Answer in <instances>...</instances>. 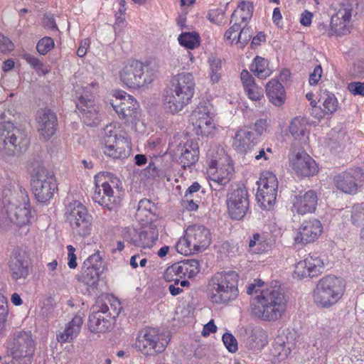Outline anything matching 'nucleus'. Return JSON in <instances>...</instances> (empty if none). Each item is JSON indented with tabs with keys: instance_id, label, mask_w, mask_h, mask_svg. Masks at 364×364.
<instances>
[{
	"instance_id": "obj_16",
	"label": "nucleus",
	"mask_w": 364,
	"mask_h": 364,
	"mask_svg": "<svg viewBox=\"0 0 364 364\" xmlns=\"http://www.w3.org/2000/svg\"><path fill=\"white\" fill-rule=\"evenodd\" d=\"M31 267V259L25 250L14 249L9 261V273L13 280L26 279Z\"/></svg>"
},
{
	"instance_id": "obj_24",
	"label": "nucleus",
	"mask_w": 364,
	"mask_h": 364,
	"mask_svg": "<svg viewBox=\"0 0 364 364\" xmlns=\"http://www.w3.org/2000/svg\"><path fill=\"white\" fill-rule=\"evenodd\" d=\"M189 242L192 243L196 252L205 250L210 244V230L203 225H194L187 228Z\"/></svg>"
},
{
	"instance_id": "obj_56",
	"label": "nucleus",
	"mask_w": 364,
	"mask_h": 364,
	"mask_svg": "<svg viewBox=\"0 0 364 364\" xmlns=\"http://www.w3.org/2000/svg\"><path fill=\"white\" fill-rule=\"evenodd\" d=\"M240 24L235 21L233 25L225 33L224 38L228 41L232 42L236 38L237 39V33L240 31Z\"/></svg>"
},
{
	"instance_id": "obj_6",
	"label": "nucleus",
	"mask_w": 364,
	"mask_h": 364,
	"mask_svg": "<svg viewBox=\"0 0 364 364\" xmlns=\"http://www.w3.org/2000/svg\"><path fill=\"white\" fill-rule=\"evenodd\" d=\"M156 73L151 63H144L132 60L119 70V76L124 85L136 89L151 83L156 77Z\"/></svg>"
},
{
	"instance_id": "obj_58",
	"label": "nucleus",
	"mask_w": 364,
	"mask_h": 364,
	"mask_svg": "<svg viewBox=\"0 0 364 364\" xmlns=\"http://www.w3.org/2000/svg\"><path fill=\"white\" fill-rule=\"evenodd\" d=\"M351 74L355 77H364V61H357L353 64L351 69Z\"/></svg>"
},
{
	"instance_id": "obj_26",
	"label": "nucleus",
	"mask_w": 364,
	"mask_h": 364,
	"mask_svg": "<svg viewBox=\"0 0 364 364\" xmlns=\"http://www.w3.org/2000/svg\"><path fill=\"white\" fill-rule=\"evenodd\" d=\"M38 130L46 140L49 139L56 131L57 117L53 112L48 109H41L37 114Z\"/></svg>"
},
{
	"instance_id": "obj_32",
	"label": "nucleus",
	"mask_w": 364,
	"mask_h": 364,
	"mask_svg": "<svg viewBox=\"0 0 364 364\" xmlns=\"http://www.w3.org/2000/svg\"><path fill=\"white\" fill-rule=\"evenodd\" d=\"M267 95L269 101L276 106L284 103L285 91L282 85L277 80L269 81L266 86Z\"/></svg>"
},
{
	"instance_id": "obj_40",
	"label": "nucleus",
	"mask_w": 364,
	"mask_h": 364,
	"mask_svg": "<svg viewBox=\"0 0 364 364\" xmlns=\"http://www.w3.org/2000/svg\"><path fill=\"white\" fill-rule=\"evenodd\" d=\"M323 100V109L326 114H332L338 108V100L335 95L325 90L321 95L319 101Z\"/></svg>"
},
{
	"instance_id": "obj_61",
	"label": "nucleus",
	"mask_w": 364,
	"mask_h": 364,
	"mask_svg": "<svg viewBox=\"0 0 364 364\" xmlns=\"http://www.w3.org/2000/svg\"><path fill=\"white\" fill-rule=\"evenodd\" d=\"M322 74V68L320 65L315 67L312 73L309 75V83L311 85H316Z\"/></svg>"
},
{
	"instance_id": "obj_1",
	"label": "nucleus",
	"mask_w": 364,
	"mask_h": 364,
	"mask_svg": "<svg viewBox=\"0 0 364 364\" xmlns=\"http://www.w3.org/2000/svg\"><path fill=\"white\" fill-rule=\"evenodd\" d=\"M34 216L26 191L16 182L6 185L0 203V226L6 228L12 224L18 227L28 225Z\"/></svg>"
},
{
	"instance_id": "obj_50",
	"label": "nucleus",
	"mask_w": 364,
	"mask_h": 364,
	"mask_svg": "<svg viewBox=\"0 0 364 364\" xmlns=\"http://www.w3.org/2000/svg\"><path fill=\"white\" fill-rule=\"evenodd\" d=\"M250 99L254 101L259 100L263 96V89L256 84L245 89Z\"/></svg>"
},
{
	"instance_id": "obj_39",
	"label": "nucleus",
	"mask_w": 364,
	"mask_h": 364,
	"mask_svg": "<svg viewBox=\"0 0 364 364\" xmlns=\"http://www.w3.org/2000/svg\"><path fill=\"white\" fill-rule=\"evenodd\" d=\"M305 260L311 271V277H316L322 272L324 268V262L317 252L310 254Z\"/></svg>"
},
{
	"instance_id": "obj_19",
	"label": "nucleus",
	"mask_w": 364,
	"mask_h": 364,
	"mask_svg": "<svg viewBox=\"0 0 364 364\" xmlns=\"http://www.w3.org/2000/svg\"><path fill=\"white\" fill-rule=\"evenodd\" d=\"M8 350L15 359L31 357L35 351V343L31 334L26 331L14 333L13 341L8 346Z\"/></svg>"
},
{
	"instance_id": "obj_57",
	"label": "nucleus",
	"mask_w": 364,
	"mask_h": 364,
	"mask_svg": "<svg viewBox=\"0 0 364 364\" xmlns=\"http://www.w3.org/2000/svg\"><path fill=\"white\" fill-rule=\"evenodd\" d=\"M348 90L354 95L364 96V82H350L348 85Z\"/></svg>"
},
{
	"instance_id": "obj_25",
	"label": "nucleus",
	"mask_w": 364,
	"mask_h": 364,
	"mask_svg": "<svg viewBox=\"0 0 364 364\" xmlns=\"http://www.w3.org/2000/svg\"><path fill=\"white\" fill-rule=\"evenodd\" d=\"M323 232L320 220L316 218L304 220L300 228L299 235L295 237L297 243H310L314 242Z\"/></svg>"
},
{
	"instance_id": "obj_21",
	"label": "nucleus",
	"mask_w": 364,
	"mask_h": 364,
	"mask_svg": "<svg viewBox=\"0 0 364 364\" xmlns=\"http://www.w3.org/2000/svg\"><path fill=\"white\" fill-rule=\"evenodd\" d=\"M289 162L292 170L299 176H311L318 171L316 161L304 151L293 154Z\"/></svg>"
},
{
	"instance_id": "obj_52",
	"label": "nucleus",
	"mask_w": 364,
	"mask_h": 364,
	"mask_svg": "<svg viewBox=\"0 0 364 364\" xmlns=\"http://www.w3.org/2000/svg\"><path fill=\"white\" fill-rule=\"evenodd\" d=\"M314 346L317 348V349H320L321 353L324 356L325 359H327V354L329 352L332 345L331 341L328 338H321L318 339Z\"/></svg>"
},
{
	"instance_id": "obj_37",
	"label": "nucleus",
	"mask_w": 364,
	"mask_h": 364,
	"mask_svg": "<svg viewBox=\"0 0 364 364\" xmlns=\"http://www.w3.org/2000/svg\"><path fill=\"white\" fill-rule=\"evenodd\" d=\"M267 343V335L262 328H256L251 331L247 339V346L250 349H260Z\"/></svg>"
},
{
	"instance_id": "obj_62",
	"label": "nucleus",
	"mask_w": 364,
	"mask_h": 364,
	"mask_svg": "<svg viewBox=\"0 0 364 364\" xmlns=\"http://www.w3.org/2000/svg\"><path fill=\"white\" fill-rule=\"evenodd\" d=\"M241 80L245 89L255 84L254 77L245 70L241 73Z\"/></svg>"
},
{
	"instance_id": "obj_30",
	"label": "nucleus",
	"mask_w": 364,
	"mask_h": 364,
	"mask_svg": "<svg viewBox=\"0 0 364 364\" xmlns=\"http://www.w3.org/2000/svg\"><path fill=\"white\" fill-rule=\"evenodd\" d=\"M218 162L215 160L210 162L208 171L212 174L211 180L213 183L220 186H225L233 176V166L228 163L218 168Z\"/></svg>"
},
{
	"instance_id": "obj_43",
	"label": "nucleus",
	"mask_w": 364,
	"mask_h": 364,
	"mask_svg": "<svg viewBox=\"0 0 364 364\" xmlns=\"http://www.w3.org/2000/svg\"><path fill=\"white\" fill-rule=\"evenodd\" d=\"M208 63L211 70L210 79L213 82H218L220 78V70L223 67V61L221 59L212 56L209 58Z\"/></svg>"
},
{
	"instance_id": "obj_45",
	"label": "nucleus",
	"mask_w": 364,
	"mask_h": 364,
	"mask_svg": "<svg viewBox=\"0 0 364 364\" xmlns=\"http://www.w3.org/2000/svg\"><path fill=\"white\" fill-rule=\"evenodd\" d=\"M252 35L253 31L250 26L245 25L242 28L240 27L237 34V43H239L241 48H244L252 38Z\"/></svg>"
},
{
	"instance_id": "obj_2",
	"label": "nucleus",
	"mask_w": 364,
	"mask_h": 364,
	"mask_svg": "<svg viewBox=\"0 0 364 364\" xmlns=\"http://www.w3.org/2000/svg\"><path fill=\"white\" fill-rule=\"evenodd\" d=\"M287 299L281 287H271L263 289L251 300V310L254 316L265 321L280 319L287 309Z\"/></svg>"
},
{
	"instance_id": "obj_9",
	"label": "nucleus",
	"mask_w": 364,
	"mask_h": 364,
	"mask_svg": "<svg viewBox=\"0 0 364 364\" xmlns=\"http://www.w3.org/2000/svg\"><path fill=\"white\" fill-rule=\"evenodd\" d=\"M170 340L169 332H159L153 328H144L138 333L136 347L144 355H155L165 350Z\"/></svg>"
},
{
	"instance_id": "obj_53",
	"label": "nucleus",
	"mask_w": 364,
	"mask_h": 364,
	"mask_svg": "<svg viewBox=\"0 0 364 364\" xmlns=\"http://www.w3.org/2000/svg\"><path fill=\"white\" fill-rule=\"evenodd\" d=\"M248 155L250 157L254 158L257 161L262 159L264 160H268L269 159V155L266 154L264 147H260L259 144H257L255 147H252Z\"/></svg>"
},
{
	"instance_id": "obj_34",
	"label": "nucleus",
	"mask_w": 364,
	"mask_h": 364,
	"mask_svg": "<svg viewBox=\"0 0 364 364\" xmlns=\"http://www.w3.org/2000/svg\"><path fill=\"white\" fill-rule=\"evenodd\" d=\"M102 272V269H100V267L85 265L83 263L82 271L77 276V279L85 284L92 287L97 284Z\"/></svg>"
},
{
	"instance_id": "obj_11",
	"label": "nucleus",
	"mask_w": 364,
	"mask_h": 364,
	"mask_svg": "<svg viewBox=\"0 0 364 364\" xmlns=\"http://www.w3.org/2000/svg\"><path fill=\"white\" fill-rule=\"evenodd\" d=\"M65 216L74 234L80 237L90 234L92 217L80 202L70 203L66 207Z\"/></svg>"
},
{
	"instance_id": "obj_60",
	"label": "nucleus",
	"mask_w": 364,
	"mask_h": 364,
	"mask_svg": "<svg viewBox=\"0 0 364 364\" xmlns=\"http://www.w3.org/2000/svg\"><path fill=\"white\" fill-rule=\"evenodd\" d=\"M138 232L134 228H125L124 232V239L125 241L134 245V241L136 240Z\"/></svg>"
},
{
	"instance_id": "obj_38",
	"label": "nucleus",
	"mask_w": 364,
	"mask_h": 364,
	"mask_svg": "<svg viewBox=\"0 0 364 364\" xmlns=\"http://www.w3.org/2000/svg\"><path fill=\"white\" fill-rule=\"evenodd\" d=\"M268 62L266 59L257 56L251 65L250 70L257 77L263 79L269 76L271 70L267 68Z\"/></svg>"
},
{
	"instance_id": "obj_28",
	"label": "nucleus",
	"mask_w": 364,
	"mask_h": 364,
	"mask_svg": "<svg viewBox=\"0 0 364 364\" xmlns=\"http://www.w3.org/2000/svg\"><path fill=\"white\" fill-rule=\"evenodd\" d=\"M199 272L200 268L198 260L185 259L169 267L166 272L165 276L168 278V274L175 273L176 275H178L181 278H192L196 276Z\"/></svg>"
},
{
	"instance_id": "obj_22",
	"label": "nucleus",
	"mask_w": 364,
	"mask_h": 364,
	"mask_svg": "<svg viewBox=\"0 0 364 364\" xmlns=\"http://www.w3.org/2000/svg\"><path fill=\"white\" fill-rule=\"evenodd\" d=\"M175 154L178 156V162L182 167H191L198 160L199 146L196 139H188L185 143H179L175 150Z\"/></svg>"
},
{
	"instance_id": "obj_46",
	"label": "nucleus",
	"mask_w": 364,
	"mask_h": 364,
	"mask_svg": "<svg viewBox=\"0 0 364 364\" xmlns=\"http://www.w3.org/2000/svg\"><path fill=\"white\" fill-rule=\"evenodd\" d=\"M311 271L309 268V264L305 259L299 261L295 266L294 277L302 279L305 277H311Z\"/></svg>"
},
{
	"instance_id": "obj_23",
	"label": "nucleus",
	"mask_w": 364,
	"mask_h": 364,
	"mask_svg": "<svg viewBox=\"0 0 364 364\" xmlns=\"http://www.w3.org/2000/svg\"><path fill=\"white\" fill-rule=\"evenodd\" d=\"M362 176L359 168L350 169L336 175L333 178L336 187L346 193H354L358 190V181Z\"/></svg>"
},
{
	"instance_id": "obj_12",
	"label": "nucleus",
	"mask_w": 364,
	"mask_h": 364,
	"mask_svg": "<svg viewBox=\"0 0 364 364\" xmlns=\"http://www.w3.org/2000/svg\"><path fill=\"white\" fill-rule=\"evenodd\" d=\"M111 104L119 117L128 126L133 127L139 120V105L132 96L126 92L119 93Z\"/></svg>"
},
{
	"instance_id": "obj_18",
	"label": "nucleus",
	"mask_w": 364,
	"mask_h": 364,
	"mask_svg": "<svg viewBox=\"0 0 364 364\" xmlns=\"http://www.w3.org/2000/svg\"><path fill=\"white\" fill-rule=\"evenodd\" d=\"M190 121L197 135L208 136L213 132L215 124L210 109L205 105H199L191 113Z\"/></svg>"
},
{
	"instance_id": "obj_55",
	"label": "nucleus",
	"mask_w": 364,
	"mask_h": 364,
	"mask_svg": "<svg viewBox=\"0 0 364 364\" xmlns=\"http://www.w3.org/2000/svg\"><path fill=\"white\" fill-rule=\"evenodd\" d=\"M85 265L95 266L96 267H100V269H103L102 257L100 255L99 252L95 253L90 255L85 262Z\"/></svg>"
},
{
	"instance_id": "obj_49",
	"label": "nucleus",
	"mask_w": 364,
	"mask_h": 364,
	"mask_svg": "<svg viewBox=\"0 0 364 364\" xmlns=\"http://www.w3.org/2000/svg\"><path fill=\"white\" fill-rule=\"evenodd\" d=\"M160 161L159 158H156L154 161H151L146 169L144 170V175L150 178H155L159 176L161 169L156 165V163Z\"/></svg>"
},
{
	"instance_id": "obj_35",
	"label": "nucleus",
	"mask_w": 364,
	"mask_h": 364,
	"mask_svg": "<svg viewBox=\"0 0 364 364\" xmlns=\"http://www.w3.org/2000/svg\"><path fill=\"white\" fill-rule=\"evenodd\" d=\"M158 231L155 228H150L146 230L138 232L134 246L147 248L152 247L158 240Z\"/></svg>"
},
{
	"instance_id": "obj_47",
	"label": "nucleus",
	"mask_w": 364,
	"mask_h": 364,
	"mask_svg": "<svg viewBox=\"0 0 364 364\" xmlns=\"http://www.w3.org/2000/svg\"><path fill=\"white\" fill-rule=\"evenodd\" d=\"M54 41L50 37H43L37 43L36 49L41 55L47 54L53 47Z\"/></svg>"
},
{
	"instance_id": "obj_42",
	"label": "nucleus",
	"mask_w": 364,
	"mask_h": 364,
	"mask_svg": "<svg viewBox=\"0 0 364 364\" xmlns=\"http://www.w3.org/2000/svg\"><path fill=\"white\" fill-rule=\"evenodd\" d=\"M306 124L303 119L294 118L289 126V132L296 139H301L306 132Z\"/></svg>"
},
{
	"instance_id": "obj_29",
	"label": "nucleus",
	"mask_w": 364,
	"mask_h": 364,
	"mask_svg": "<svg viewBox=\"0 0 364 364\" xmlns=\"http://www.w3.org/2000/svg\"><path fill=\"white\" fill-rule=\"evenodd\" d=\"M318 197L316 192L309 190L303 195L295 196L293 205L296 212L301 215L311 213L316 210Z\"/></svg>"
},
{
	"instance_id": "obj_10",
	"label": "nucleus",
	"mask_w": 364,
	"mask_h": 364,
	"mask_svg": "<svg viewBox=\"0 0 364 364\" xmlns=\"http://www.w3.org/2000/svg\"><path fill=\"white\" fill-rule=\"evenodd\" d=\"M31 185L35 198L41 203L49 200L57 189L54 174L42 165L33 169Z\"/></svg>"
},
{
	"instance_id": "obj_64",
	"label": "nucleus",
	"mask_w": 364,
	"mask_h": 364,
	"mask_svg": "<svg viewBox=\"0 0 364 364\" xmlns=\"http://www.w3.org/2000/svg\"><path fill=\"white\" fill-rule=\"evenodd\" d=\"M267 127V121L264 119H259L256 121L255 123V129L257 134L258 137L262 134V133L266 130Z\"/></svg>"
},
{
	"instance_id": "obj_4",
	"label": "nucleus",
	"mask_w": 364,
	"mask_h": 364,
	"mask_svg": "<svg viewBox=\"0 0 364 364\" xmlns=\"http://www.w3.org/2000/svg\"><path fill=\"white\" fill-rule=\"evenodd\" d=\"M238 274L234 271L218 272L212 277L209 286V299L217 304L235 300L238 294Z\"/></svg>"
},
{
	"instance_id": "obj_7",
	"label": "nucleus",
	"mask_w": 364,
	"mask_h": 364,
	"mask_svg": "<svg viewBox=\"0 0 364 364\" xmlns=\"http://www.w3.org/2000/svg\"><path fill=\"white\" fill-rule=\"evenodd\" d=\"M30 139L26 132L14 126L11 122L0 123V151L9 155L19 154L26 151Z\"/></svg>"
},
{
	"instance_id": "obj_33",
	"label": "nucleus",
	"mask_w": 364,
	"mask_h": 364,
	"mask_svg": "<svg viewBox=\"0 0 364 364\" xmlns=\"http://www.w3.org/2000/svg\"><path fill=\"white\" fill-rule=\"evenodd\" d=\"M110 318H107L101 315L100 312H93L89 316L88 327L91 332L95 333H103L111 328Z\"/></svg>"
},
{
	"instance_id": "obj_3",
	"label": "nucleus",
	"mask_w": 364,
	"mask_h": 364,
	"mask_svg": "<svg viewBox=\"0 0 364 364\" xmlns=\"http://www.w3.org/2000/svg\"><path fill=\"white\" fill-rule=\"evenodd\" d=\"M196 83L191 73H181L175 75L171 87L165 90L164 106L167 112L175 114L190 103L195 91Z\"/></svg>"
},
{
	"instance_id": "obj_54",
	"label": "nucleus",
	"mask_w": 364,
	"mask_h": 364,
	"mask_svg": "<svg viewBox=\"0 0 364 364\" xmlns=\"http://www.w3.org/2000/svg\"><path fill=\"white\" fill-rule=\"evenodd\" d=\"M8 305L4 298H0V333L5 328V323L8 315Z\"/></svg>"
},
{
	"instance_id": "obj_44",
	"label": "nucleus",
	"mask_w": 364,
	"mask_h": 364,
	"mask_svg": "<svg viewBox=\"0 0 364 364\" xmlns=\"http://www.w3.org/2000/svg\"><path fill=\"white\" fill-rule=\"evenodd\" d=\"M176 248L178 252L184 255H191L196 251L192 243L189 242L188 235L186 233L183 237L179 239Z\"/></svg>"
},
{
	"instance_id": "obj_5",
	"label": "nucleus",
	"mask_w": 364,
	"mask_h": 364,
	"mask_svg": "<svg viewBox=\"0 0 364 364\" xmlns=\"http://www.w3.org/2000/svg\"><path fill=\"white\" fill-rule=\"evenodd\" d=\"M345 288V282L341 278L334 275L323 277L314 290V301L322 308H330L342 298Z\"/></svg>"
},
{
	"instance_id": "obj_27",
	"label": "nucleus",
	"mask_w": 364,
	"mask_h": 364,
	"mask_svg": "<svg viewBox=\"0 0 364 364\" xmlns=\"http://www.w3.org/2000/svg\"><path fill=\"white\" fill-rule=\"evenodd\" d=\"M259 143V137L252 132L240 129L235 134L233 140V146L240 154H248L252 147Z\"/></svg>"
},
{
	"instance_id": "obj_8",
	"label": "nucleus",
	"mask_w": 364,
	"mask_h": 364,
	"mask_svg": "<svg viewBox=\"0 0 364 364\" xmlns=\"http://www.w3.org/2000/svg\"><path fill=\"white\" fill-rule=\"evenodd\" d=\"M95 183L93 200L109 210H113L119 202L114 189H118L119 179L109 173H98L95 176Z\"/></svg>"
},
{
	"instance_id": "obj_13",
	"label": "nucleus",
	"mask_w": 364,
	"mask_h": 364,
	"mask_svg": "<svg viewBox=\"0 0 364 364\" xmlns=\"http://www.w3.org/2000/svg\"><path fill=\"white\" fill-rule=\"evenodd\" d=\"M226 204L228 213L232 219L239 220L244 218L250 208L247 189L243 186L232 188L227 193Z\"/></svg>"
},
{
	"instance_id": "obj_59",
	"label": "nucleus",
	"mask_w": 364,
	"mask_h": 364,
	"mask_svg": "<svg viewBox=\"0 0 364 364\" xmlns=\"http://www.w3.org/2000/svg\"><path fill=\"white\" fill-rule=\"evenodd\" d=\"M14 48V43L6 37L0 34V51L5 53Z\"/></svg>"
},
{
	"instance_id": "obj_63",
	"label": "nucleus",
	"mask_w": 364,
	"mask_h": 364,
	"mask_svg": "<svg viewBox=\"0 0 364 364\" xmlns=\"http://www.w3.org/2000/svg\"><path fill=\"white\" fill-rule=\"evenodd\" d=\"M67 249L68 250V266L70 269H74L77 267V257L75 255V249L72 245H68Z\"/></svg>"
},
{
	"instance_id": "obj_31",
	"label": "nucleus",
	"mask_w": 364,
	"mask_h": 364,
	"mask_svg": "<svg viewBox=\"0 0 364 364\" xmlns=\"http://www.w3.org/2000/svg\"><path fill=\"white\" fill-rule=\"evenodd\" d=\"M82 324V317L78 315L75 316L66 325L64 331L57 335L58 341L62 343L73 341L80 333Z\"/></svg>"
},
{
	"instance_id": "obj_15",
	"label": "nucleus",
	"mask_w": 364,
	"mask_h": 364,
	"mask_svg": "<svg viewBox=\"0 0 364 364\" xmlns=\"http://www.w3.org/2000/svg\"><path fill=\"white\" fill-rule=\"evenodd\" d=\"M131 146L127 138L118 136L115 132H106L104 137L103 152L105 155L114 159H125L130 155Z\"/></svg>"
},
{
	"instance_id": "obj_14",
	"label": "nucleus",
	"mask_w": 364,
	"mask_h": 364,
	"mask_svg": "<svg viewBox=\"0 0 364 364\" xmlns=\"http://www.w3.org/2000/svg\"><path fill=\"white\" fill-rule=\"evenodd\" d=\"M278 181L276 176L267 171L261 176L258 183L256 198L262 209H270L274 204L277 195Z\"/></svg>"
},
{
	"instance_id": "obj_36",
	"label": "nucleus",
	"mask_w": 364,
	"mask_h": 364,
	"mask_svg": "<svg viewBox=\"0 0 364 364\" xmlns=\"http://www.w3.org/2000/svg\"><path fill=\"white\" fill-rule=\"evenodd\" d=\"M253 6L250 2L242 1L231 16L230 23L241 19L242 22H247L252 17Z\"/></svg>"
},
{
	"instance_id": "obj_41",
	"label": "nucleus",
	"mask_w": 364,
	"mask_h": 364,
	"mask_svg": "<svg viewBox=\"0 0 364 364\" xmlns=\"http://www.w3.org/2000/svg\"><path fill=\"white\" fill-rule=\"evenodd\" d=\"M179 43L188 49H194L200 44V36L196 32H185L178 36Z\"/></svg>"
},
{
	"instance_id": "obj_20",
	"label": "nucleus",
	"mask_w": 364,
	"mask_h": 364,
	"mask_svg": "<svg viewBox=\"0 0 364 364\" xmlns=\"http://www.w3.org/2000/svg\"><path fill=\"white\" fill-rule=\"evenodd\" d=\"M87 87L82 88L83 92L77 91L78 101L77 108L82 114V118L87 126H96L100 122L98 107L94 103L93 97L87 95Z\"/></svg>"
},
{
	"instance_id": "obj_17",
	"label": "nucleus",
	"mask_w": 364,
	"mask_h": 364,
	"mask_svg": "<svg viewBox=\"0 0 364 364\" xmlns=\"http://www.w3.org/2000/svg\"><path fill=\"white\" fill-rule=\"evenodd\" d=\"M352 11L353 6L348 1L341 3L337 12L331 17L329 36L346 35L350 33Z\"/></svg>"
},
{
	"instance_id": "obj_51",
	"label": "nucleus",
	"mask_w": 364,
	"mask_h": 364,
	"mask_svg": "<svg viewBox=\"0 0 364 364\" xmlns=\"http://www.w3.org/2000/svg\"><path fill=\"white\" fill-rule=\"evenodd\" d=\"M223 341L230 352L235 353L237 350V340L231 333H224L223 336Z\"/></svg>"
},
{
	"instance_id": "obj_48",
	"label": "nucleus",
	"mask_w": 364,
	"mask_h": 364,
	"mask_svg": "<svg viewBox=\"0 0 364 364\" xmlns=\"http://www.w3.org/2000/svg\"><path fill=\"white\" fill-rule=\"evenodd\" d=\"M24 58L38 73L43 75L47 73L48 70L43 68V65L38 58L30 54L24 55Z\"/></svg>"
}]
</instances>
